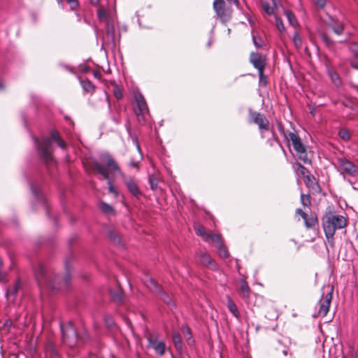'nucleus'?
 <instances>
[{
  "label": "nucleus",
  "mask_w": 358,
  "mask_h": 358,
  "mask_svg": "<svg viewBox=\"0 0 358 358\" xmlns=\"http://www.w3.org/2000/svg\"><path fill=\"white\" fill-rule=\"evenodd\" d=\"M35 277L39 286H47L54 290H60L67 287L71 280L69 273L64 279L57 275H50L42 265H39L35 271Z\"/></svg>",
  "instance_id": "nucleus-1"
},
{
  "label": "nucleus",
  "mask_w": 358,
  "mask_h": 358,
  "mask_svg": "<svg viewBox=\"0 0 358 358\" xmlns=\"http://www.w3.org/2000/svg\"><path fill=\"white\" fill-rule=\"evenodd\" d=\"M347 224V220L341 215L331 213H326L322 218V227L329 245L334 246V234L337 229L344 228Z\"/></svg>",
  "instance_id": "nucleus-2"
},
{
  "label": "nucleus",
  "mask_w": 358,
  "mask_h": 358,
  "mask_svg": "<svg viewBox=\"0 0 358 358\" xmlns=\"http://www.w3.org/2000/svg\"><path fill=\"white\" fill-rule=\"evenodd\" d=\"M35 145L37 146V150L40 157L45 162V163H50L53 161L52 155V141H55L62 149L66 148L65 142L60 138L59 134L54 131L51 134V138H44L42 141H39L36 138H33Z\"/></svg>",
  "instance_id": "nucleus-3"
},
{
  "label": "nucleus",
  "mask_w": 358,
  "mask_h": 358,
  "mask_svg": "<svg viewBox=\"0 0 358 358\" xmlns=\"http://www.w3.org/2000/svg\"><path fill=\"white\" fill-rule=\"evenodd\" d=\"M92 167L94 171L99 173V169L103 170L108 176L110 173H118L121 175L122 171L115 159L107 152L101 153L98 160L92 162Z\"/></svg>",
  "instance_id": "nucleus-4"
},
{
  "label": "nucleus",
  "mask_w": 358,
  "mask_h": 358,
  "mask_svg": "<svg viewBox=\"0 0 358 358\" xmlns=\"http://www.w3.org/2000/svg\"><path fill=\"white\" fill-rule=\"evenodd\" d=\"M289 138L292 143L295 152L298 155L299 159L301 160L304 164H310L311 161L308 156L306 148L302 143L301 139L299 135L294 132H289Z\"/></svg>",
  "instance_id": "nucleus-5"
},
{
  "label": "nucleus",
  "mask_w": 358,
  "mask_h": 358,
  "mask_svg": "<svg viewBox=\"0 0 358 358\" xmlns=\"http://www.w3.org/2000/svg\"><path fill=\"white\" fill-rule=\"evenodd\" d=\"M338 165L343 173L350 176H356L358 174V168L352 162L345 158H338Z\"/></svg>",
  "instance_id": "nucleus-6"
},
{
  "label": "nucleus",
  "mask_w": 358,
  "mask_h": 358,
  "mask_svg": "<svg viewBox=\"0 0 358 358\" xmlns=\"http://www.w3.org/2000/svg\"><path fill=\"white\" fill-rule=\"evenodd\" d=\"M213 8L222 22H226L231 18V13L225 9L224 0H214Z\"/></svg>",
  "instance_id": "nucleus-7"
},
{
  "label": "nucleus",
  "mask_w": 358,
  "mask_h": 358,
  "mask_svg": "<svg viewBox=\"0 0 358 358\" xmlns=\"http://www.w3.org/2000/svg\"><path fill=\"white\" fill-rule=\"evenodd\" d=\"M148 346L152 348L155 352L159 356H163L166 350V345L164 341H159L157 337L150 336L148 338Z\"/></svg>",
  "instance_id": "nucleus-8"
},
{
  "label": "nucleus",
  "mask_w": 358,
  "mask_h": 358,
  "mask_svg": "<svg viewBox=\"0 0 358 358\" xmlns=\"http://www.w3.org/2000/svg\"><path fill=\"white\" fill-rule=\"evenodd\" d=\"M120 176L129 192L136 197L139 196L141 193L134 179L131 177H126L123 173H121Z\"/></svg>",
  "instance_id": "nucleus-9"
},
{
  "label": "nucleus",
  "mask_w": 358,
  "mask_h": 358,
  "mask_svg": "<svg viewBox=\"0 0 358 358\" xmlns=\"http://www.w3.org/2000/svg\"><path fill=\"white\" fill-rule=\"evenodd\" d=\"M136 101L138 108L136 113L138 120L141 121V116L143 117L145 113H148V106L144 97L141 94L136 96Z\"/></svg>",
  "instance_id": "nucleus-10"
},
{
  "label": "nucleus",
  "mask_w": 358,
  "mask_h": 358,
  "mask_svg": "<svg viewBox=\"0 0 358 358\" xmlns=\"http://www.w3.org/2000/svg\"><path fill=\"white\" fill-rule=\"evenodd\" d=\"M333 288L326 294L323 301H320L318 315L324 317L329 312L331 301L332 299Z\"/></svg>",
  "instance_id": "nucleus-11"
},
{
  "label": "nucleus",
  "mask_w": 358,
  "mask_h": 358,
  "mask_svg": "<svg viewBox=\"0 0 358 358\" xmlns=\"http://www.w3.org/2000/svg\"><path fill=\"white\" fill-rule=\"evenodd\" d=\"M250 61L258 71L264 70L266 66L265 56L258 53L252 52L250 54Z\"/></svg>",
  "instance_id": "nucleus-12"
},
{
  "label": "nucleus",
  "mask_w": 358,
  "mask_h": 358,
  "mask_svg": "<svg viewBox=\"0 0 358 358\" xmlns=\"http://www.w3.org/2000/svg\"><path fill=\"white\" fill-rule=\"evenodd\" d=\"M252 117L259 129L266 131L269 129V122L263 114L255 112L252 114Z\"/></svg>",
  "instance_id": "nucleus-13"
},
{
  "label": "nucleus",
  "mask_w": 358,
  "mask_h": 358,
  "mask_svg": "<svg viewBox=\"0 0 358 358\" xmlns=\"http://www.w3.org/2000/svg\"><path fill=\"white\" fill-rule=\"evenodd\" d=\"M201 263L208 268L216 271L218 269L217 263L211 258V257L206 252H200L199 255Z\"/></svg>",
  "instance_id": "nucleus-14"
},
{
  "label": "nucleus",
  "mask_w": 358,
  "mask_h": 358,
  "mask_svg": "<svg viewBox=\"0 0 358 358\" xmlns=\"http://www.w3.org/2000/svg\"><path fill=\"white\" fill-rule=\"evenodd\" d=\"M22 282L19 279H17L15 281V284L11 287H10L6 292V295L8 300L13 301L18 292L22 289Z\"/></svg>",
  "instance_id": "nucleus-15"
},
{
  "label": "nucleus",
  "mask_w": 358,
  "mask_h": 358,
  "mask_svg": "<svg viewBox=\"0 0 358 358\" xmlns=\"http://www.w3.org/2000/svg\"><path fill=\"white\" fill-rule=\"evenodd\" d=\"M62 337L63 340L64 341H67V340L71 337L73 340V344L75 343V341L77 340V333L76 331V329H74L72 324H69L68 327H66V329L64 330V328L62 327Z\"/></svg>",
  "instance_id": "nucleus-16"
},
{
  "label": "nucleus",
  "mask_w": 358,
  "mask_h": 358,
  "mask_svg": "<svg viewBox=\"0 0 358 358\" xmlns=\"http://www.w3.org/2000/svg\"><path fill=\"white\" fill-rule=\"evenodd\" d=\"M99 174L101 175L107 180L109 192L113 194L114 196L117 198L119 196V192L114 186L110 176H108L107 173L101 169H99Z\"/></svg>",
  "instance_id": "nucleus-17"
},
{
  "label": "nucleus",
  "mask_w": 358,
  "mask_h": 358,
  "mask_svg": "<svg viewBox=\"0 0 358 358\" xmlns=\"http://www.w3.org/2000/svg\"><path fill=\"white\" fill-rule=\"evenodd\" d=\"M328 25L336 34L339 36L343 33L344 27L342 22L331 19Z\"/></svg>",
  "instance_id": "nucleus-18"
},
{
  "label": "nucleus",
  "mask_w": 358,
  "mask_h": 358,
  "mask_svg": "<svg viewBox=\"0 0 358 358\" xmlns=\"http://www.w3.org/2000/svg\"><path fill=\"white\" fill-rule=\"evenodd\" d=\"M304 182L307 187H308L309 189H311L315 191H317V189H320L319 185L316 181L315 178L311 174L305 178Z\"/></svg>",
  "instance_id": "nucleus-19"
},
{
  "label": "nucleus",
  "mask_w": 358,
  "mask_h": 358,
  "mask_svg": "<svg viewBox=\"0 0 358 358\" xmlns=\"http://www.w3.org/2000/svg\"><path fill=\"white\" fill-rule=\"evenodd\" d=\"M172 340L173 342V344L175 345V348L177 351L182 352V339L180 337V335L177 331H173L172 334Z\"/></svg>",
  "instance_id": "nucleus-20"
},
{
  "label": "nucleus",
  "mask_w": 358,
  "mask_h": 358,
  "mask_svg": "<svg viewBox=\"0 0 358 358\" xmlns=\"http://www.w3.org/2000/svg\"><path fill=\"white\" fill-rule=\"evenodd\" d=\"M181 330L182 331V334L184 335V337L185 338L188 345H192L194 343V340L192 339V335L190 329L187 325H182L181 327Z\"/></svg>",
  "instance_id": "nucleus-21"
},
{
  "label": "nucleus",
  "mask_w": 358,
  "mask_h": 358,
  "mask_svg": "<svg viewBox=\"0 0 358 358\" xmlns=\"http://www.w3.org/2000/svg\"><path fill=\"white\" fill-rule=\"evenodd\" d=\"M284 13L289 22V23L293 27H296L299 26L297 19L292 11L290 10H285Z\"/></svg>",
  "instance_id": "nucleus-22"
},
{
  "label": "nucleus",
  "mask_w": 358,
  "mask_h": 358,
  "mask_svg": "<svg viewBox=\"0 0 358 358\" xmlns=\"http://www.w3.org/2000/svg\"><path fill=\"white\" fill-rule=\"evenodd\" d=\"M227 308L235 317H239V313L237 306L229 296H227Z\"/></svg>",
  "instance_id": "nucleus-23"
},
{
  "label": "nucleus",
  "mask_w": 358,
  "mask_h": 358,
  "mask_svg": "<svg viewBox=\"0 0 358 358\" xmlns=\"http://www.w3.org/2000/svg\"><path fill=\"white\" fill-rule=\"evenodd\" d=\"M262 7L263 11L268 15H275L274 13V6H271L268 1H262Z\"/></svg>",
  "instance_id": "nucleus-24"
},
{
  "label": "nucleus",
  "mask_w": 358,
  "mask_h": 358,
  "mask_svg": "<svg viewBox=\"0 0 358 358\" xmlns=\"http://www.w3.org/2000/svg\"><path fill=\"white\" fill-rule=\"evenodd\" d=\"M293 168L296 171H299L304 178L310 174V171L306 167H304L303 165H301L300 163H298V162L294 163L293 164Z\"/></svg>",
  "instance_id": "nucleus-25"
},
{
  "label": "nucleus",
  "mask_w": 358,
  "mask_h": 358,
  "mask_svg": "<svg viewBox=\"0 0 358 358\" xmlns=\"http://www.w3.org/2000/svg\"><path fill=\"white\" fill-rule=\"evenodd\" d=\"M145 285L151 290L155 292H159L160 289L158 287L157 282L154 278H150L145 282Z\"/></svg>",
  "instance_id": "nucleus-26"
},
{
  "label": "nucleus",
  "mask_w": 358,
  "mask_h": 358,
  "mask_svg": "<svg viewBox=\"0 0 358 358\" xmlns=\"http://www.w3.org/2000/svg\"><path fill=\"white\" fill-rule=\"evenodd\" d=\"M80 84L82 85L84 91L87 92H92L94 90V86L91 81L89 80H83L80 81Z\"/></svg>",
  "instance_id": "nucleus-27"
},
{
  "label": "nucleus",
  "mask_w": 358,
  "mask_h": 358,
  "mask_svg": "<svg viewBox=\"0 0 358 358\" xmlns=\"http://www.w3.org/2000/svg\"><path fill=\"white\" fill-rule=\"evenodd\" d=\"M241 291L242 293V296L244 298H247L249 296L250 293V287L245 280H242L241 281Z\"/></svg>",
  "instance_id": "nucleus-28"
},
{
  "label": "nucleus",
  "mask_w": 358,
  "mask_h": 358,
  "mask_svg": "<svg viewBox=\"0 0 358 358\" xmlns=\"http://www.w3.org/2000/svg\"><path fill=\"white\" fill-rule=\"evenodd\" d=\"M106 34L108 37H110L112 40H114L115 37V27L113 23L108 21L106 26Z\"/></svg>",
  "instance_id": "nucleus-29"
},
{
  "label": "nucleus",
  "mask_w": 358,
  "mask_h": 358,
  "mask_svg": "<svg viewBox=\"0 0 358 358\" xmlns=\"http://www.w3.org/2000/svg\"><path fill=\"white\" fill-rule=\"evenodd\" d=\"M218 248V254L222 258H227L229 255V252L226 246L222 243H220V245L217 247Z\"/></svg>",
  "instance_id": "nucleus-30"
},
{
  "label": "nucleus",
  "mask_w": 358,
  "mask_h": 358,
  "mask_svg": "<svg viewBox=\"0 0 358 358\" xmlns=\"http://www.w3.org/2000/svg\"><path fill=\"white\" fill-rule=\"evenodd\" d=\"M328 75L330 77L331 81L336 85H339L341 84V80L339 79L338 75L336 72L333 70H328Z\"/></svg>",
  "instance_id": "nucleus-31"
},
{
  "label": "nucleus",
  "mask_w": 358,
  "mask_h": 358,
  "mask_svg": "<svg viewBox=\"0 0 358 358\" xmlns=\"http://www.w3.org/2000/svg\"><path fill=\"white\" fill-rule=\"evenodd\" d=\"M196 233L198 236H201L204 241H208V238L210 236H208V234L206 232L205 228L203 226L197 227L196 228Z\"/></svg>",
  "instance_id": "nucleus-32"
},
{
  "label": "nucleus",
  "mask_w": 358,
  "mask_h": 358,
  "mask_svg": "<svg viewBox=\"0 0 358 358\" xmlns=\"http://www.w3.org/2000/svg\"><path fill=\"white\" fill-rule=\"evenodd\" d=\"M274 18H275V22L274 23H275V25L277 29L280 32H284L285 30V26H284V24H283V22H282V19L278 17L276 15H275Z\"/></svg>",
  "instance_id": "nucleus-33"
},
{
  "label": "nucleus",
  "mask_w": 358,
  "mask_h": 358,
  "mask_svg": "<svg viewBox=\"0 0 358 358\" xmlns=\"http://www.w3.org/2000/svg\"><path fill=\"white\" fill-rule=\"evenodd\" d=\"M293 43L297 49L302 47V39L297 32H294L293 35Z\"/></svg>",
  "instance_id": "nucleus-34"
},
{
  "label": "nucleus",
  "mask_w": 358,
  "mask_h": 358,
  "mask_svg": "<svg viewBox=\"0 0 358 358\" xmlns=\"http://www.w3.org/2000/svg\"><path fill=\"white\" fill-rule=\"evenodd\" d=\"M209 238L208 241H211L217 244V247L220 245V243H222L220 236L215 234H208Z\"/></svg>",
  "instance_id": "nucleus-35"
},
{
  "label": "nucleus",
  "mask_w": 358,
  "mask_h": 358,
  "mask_svg": "<svg viewBox=\"0 0 358 358\" xmlns=\"http://www.w3.org/2000/svg\"><path fill=\"white\" fill-rule=\"evenodd\" d=\"M99 207L101 209V210L105 213H110L113 212V208H112V206L106 202H101L99 204Z\"/></svg>",
  "instance_id": "nucleus-36"
},
{
  "label": "nucleus",
  "mask_w": 358,
  "mask_h": 358,
  "mask_svg": "<svg viewBox=\"0 0 358 358\" xmlns=\"http://www.w3.org/2000/svg\"><path fill=\"white\" fill-rule=\"evenodd\" d=\"M304 220L305 225L307 228H311L315 226V223L317 222V219L314 217H306V218H303Z\"/></svg>",
  "instance_id": "nucleus-37"
},
{
  "label": "nucleus",
  "mask_w": 358,
  "mask_h": 358,
  "mask_svg": "<svg viewBox=\"0 0 358 358\" xmlns=\"http://www.w3.org/2000/svg\"><path fill=\"white\" fill-rule=\"evenodd\" d=\"M259 85L266 86L268 83L267 76L264 74V70L258 71Z\"/></svg>",
  "instance_id": "nucleus-38"
},
{
  "label": "nucleus",
  "mask_w": 358,
  "mask_h": 358,
  "mask_svg": "<svg viewBox=\"0 0 358 358\" xmlns=\"http://www.w3.org/2000/svg\"><path fill=\"white\" fill-rule=\"evenodd\" d=\"M338 136L341 139L345 141H348L350 138L349 131L345 129H340L338 131Z\"/></svg>",
  "instance_id": "nucleus-39"
},
{
  "label": "nucleus",
  "mask_w": 358,
  "mask_h": 358,
  "mask_svg": "<svg viewBox=\"0 0 358 358\" xmlns=\"http://www.w3.org/2000/svg\"><path fill=\"white\" fill-rule=\"evenodd\" d=\"M149 182L152 189L155 190L157 188L158 180L154 175L149 176Z\"/></svg>",
  "instance_id": "nucleus-40"
},
{
  "label": "nucleus",
  "mask_w": 358,
  "mask_h": 358,
  "mask_svg": "<svg viewBox=\"0 0 358 358\" xmlns=\"http://www.w3.org/2000/svg\"><path fill=\"white\" fill-rule=\"evenodd\" d=\"M252 41L256 48H260L263 46V41L259 36L252 35Z\"/></svg>",
  "instance_id": "nucleus-41"
},
{
  "label": "nucleus",
  "mask_w": 358,
  "mask_h": 358,
  "mask_svg": "<svg viewBox=\"0 0 358 358\" xmlns=\"http://www.w3.org/2000/svg\"><path fill=\"white\" fill-rule=\"evenodd\" d=\"M301 203L303 206H307L310 204V196L308 194H301Z\"/></svg>",
  "instance_id": "nucleus-42"
},
{
  "label": "nucleus",
  "mask_w": 358,
  "mask_h": 358,
  "mask_svg": "<svg viewBox=\"0 0 358 358\" xmlns=\"http://www.w3.org/2000/svg\"><path fill=\"white\" fill-rule=\"evenodd\" d=\"M97 16L99 20H102L106 17V8L101 7L97 10Z\"/></svg>",
  "instance_id": "nucleus-43"
},
{
  "label": "nucleus",
  "mask_w": 358,
  "mask_h": 358,
  "mask_svg": "<svg viewBox=\"0 0 358 358\" xmlns=\"http://www.w3.org/2000/svg\"><path fill=\"white\" fill-rule=\"evenodd\" d=\"M158 292L160 293L161 298L165 303L172 305V301L169 296H168L165 292H161V290Z\"/></svg>",
  "instance_id": "nucleus-44"
},
{
  "label": "nucleus",
  "mask_w": 358,
  "mask_h": 358,
  "mask_svg": "<svg viewBox=\"0 0 358 358\" xmlns=\"http://www.w3.org/2000/svg\"><path fill=\"white\" fill-rule=\"evenodd\" d=\"M113 94L116 99H121L122 98V93L121 90L119 88L117 85H115L113 89Z\"/></svg>",
  "instance_id": "nucleus-45"
},
{
  "label": "nucleus",
  "mask_w": 358,
  "mask_h": 358,
  "mask_svg": "<svg viewBox=\"0 0 358 358\" xmlns=\"http://www.w3.org/2000/svg\"><path fill=\"white\" fill-rule=\"evenodd\" d=\"M104 321L108 327H112L115 324L113 319L110 315H106L104 317Z\"/></svg>",
  "instance_id": "nucleus-46"
},
{
  "label": "nucleus",
  "mask_w": 358,
  "mask_h": 358,
  "mask_svg": "<svg viewBox=\"0 0 358 358\" xmlns=\"http://www.w3.org/2000/svg\"><path fill=\"white\" fill-rule=\"evenodd\" d=\"M67 3L70 5V8L73 10L78 6V0H66Z\"/></svg>",
  "instance_id": "nucleus-47"
},
{
  "label": "nucleus",
  "mask_w": 358,
  "mask_h": 358,
  "mask_svg": "<svg viewBox=\"0 0 358 358\" xmlns=\"http://www.w3.org/2000/svg\"><path fill=\"white\" fill-rule=\"evenodd\" d=\"M320 37L322 38V39L323 40V41L327 45H330L331 43H332V41L329 38V37L327 36V35L324 33H321L320 34Z\"/></svg>",
  "instance_id": "nucleus-48"
},
{
  "label": "nucleus",
  "mask_w": 358,
  "mask_h": 358,
  "mask_svg": "<svg viewBox=\"0 0 358 358\" xmlns=\"http://www.w3.org/2000/svg\"><path fill=\"white\" fill-rule=\"evenodd\" d=\"M350 49L351 51L355 52V56L358 55V43H352L350 46Z\"/></svg>",
  "instance_id": "nucleus-49"
},
{
  "label": "nucleus",
  "mask_w": 358,
  "mask_h": 358,
  "mask_svg": "<svg viewBox=\"0 0 358 358\" xmlns=\"http://www.w3.org/2000/svg\"><path fill=\"white\" fill-rule=\"evenodd\" d=\"M296 213L297 215H301L302 217V218H306V217H307V214L300 208L296 209Z\"/></svg>",
  "instance_id": "nucleus-50"
},
{
  "label": "nucleus",
  "mask_w": 358,
  "mask_h": 358,
  "mask_svg": "<svg viewBox=\"0 0 358 358\" xmlns=\"http://www.w3.org/2000/svg\"><path fill=\"white\" fill-rule=\"evenodd\" d=\"M326 0H317V5L320 7L323 8L325 6Z\"/></svg>",
  "instance_id": "nucleus-51"
},
{
  "label": "nucleus",
  "mask_w": 358,
  "mask_h": 358,
  "mask_svg": "<svg viewBox=\"0 0 358 358\" xmlns=\"http://www.w3.org/2000/svg\"><path fill=\"white\" fill-rule=\"evenodd\" d=\"M130 166L131 167H137L138 166V164L136 162H131L130 164H129Z\"/></svg>",
  "instance_id": "nucleus-52"
},
{
  "label": "nucleus",
  "mask_w": 358,
  "mask_h": 358,
  "mask_svg": "<svg viewBox=\"0 0 358 358\" xmlns=\"http://www.w3.org/2000/svg\"><path fill=\"white\" fill-rule=\"evenodd\" d=\"M90 1L92 4H94V5H97L99 2V0H90Z\"/></svg>",
  "instance_id": "nucleus-53"
},
{
  "label": "nucleus",
  "mask_w": 358,
  "mask_h": 358,
  "mask_svg": "<svg viewBox=\"0 0 358 358\" xmlns=\"http://www.w3.org/2000/svg\"><path fill=\"white\" fill-rule=\"evenodd\" d=\"M113 297L114 299H115L118 301H120L122 300V297L120 296H113Z\"/></svg>",
  "instance_id": "nucleus-54"
},
{
  "label": "nucleus",
  "mask_w": 358,
  "mask_h": 358,
  "mask_svg": "<svg viewBox=\"0 0 358 358\" xmlns=\"http://www.w3.org/2000/svg\"><path fill=\"white\" fill-rule=\"evenodd\" d=\"M229 3H232L234 2V3H236L237 6L238 4V0H227Z\"/></svg>",
  "instance_id": "nucleus-55"
},
{
  "label": "nucleus",
  "mask_w": 358,
  "mask_h": 358,
  "mask_svg": "<svg viewBox=\"0 0 358 358\" xmlns=\"http://www.w3.org/2000/svg\"><path fill=\"white\" fill-rule=\"evenodd\" d=\"M4 87V85H3V83L0 80V90H3Z\"/></svg>",
  "instance_id": "nucleus-56"
},
{
  "label": "nucleus",
  "mask_w": 358,
  "mask_h": 358,
  "mask_svg": "<svg viewBox=\"0 0 358 358\" xmlns=\"http://www.w3.org/2000/svg\"><path fill=\"white\" fill-rule=\"evenodd\" d=\"M31 191H32V193L34 194V195L36 197H37V196H38V195H37V194H36V191H35L32 187H31Z\"/></svg>",
  "instance_id": "nucleus-57"
},
{
  "label": "nucleus",
  "mask_w": 358,
  "mask_h": 358,
  "mask_svg": "<svg viewBox=\"0 0 358 358\" xmlns=\"http://www.w3.org/2000/svg\"><path fill=\"white\" fill-rule=\"evenodd\" d=\"M59 4H62L63 0H57Z\"/></svg>",
  "instance_id": "nucleus-58"
},
{
  "label": "nucleus",
  "mask_w": 358,
  "mask_h": 358,
  "mask_svg": "<svg viewBox=\"0 0 358 358\" xmlns=\"http://www.w3.org/2000/svg\"><path fill=\"white\" fill-rule=\"evenodd\" d=\"M210 44H211V42H210V41H209V42L208 43V46H210Z\"/></svg>",
  "instance_id": "nucleus-59"
},
{
  "label": "nucleus",
  "mask_w": 358,
  "mask_h": 358,
  "mask_svg": "<svg viewBox=\"0 0 358 358\" xmlns=\"http://www.w3.org/2000/svg\"><path fill=\"white\" fill-rule=\"evenodd\" d=\"M137 148L138 150H140V146L138 144H137Z\"/></svg>",
  "instance_id": "nucleus-60"
},
{
  "label": "nucleus",
  "mask_w": 358,
  "mask_h": 358,
  "mask_svg": "<svg viewBox=\"0 0 358 358\" xmlns=\"http://www.w3.org/2000/svg\"><path fill=\"white\" fill-rule=\"evenodd\" d=\"M283 353H284V355H287V352H286V351H285V350L283 351Z\"/></svg>",
  "instance_id": "nucleus-61"
},
{
  "label": "nucleus",
  "mask_w": 358,
  "mask_h": 358,
  "mask_svg": "<svg viewBox=\"0 0 358 358\" xmlns=\"http://www.w3.org/2000/svg\"><path fill=\"white\" fill-rule=\"evenodd\" d=\"M230 31H231V30H230V29H228L227 32H229H229H230Z\"/></svg>",
  "instance_id": "nucleus-62"
},
{
  "label": "nucleus",
  "mask_w": 358,
  "mask_h": 358,
  "mask_svg": "<svg viewBox=\"0 0 358 358\" xmlns=\"http://www.w3.org/2000/svg\"><path fill=\"white\" fill-rule=\"evenodd\" d=\"M342 358H345V357H342Z\"/></svg>",
  "instance_id": "nucleus-63"
}]
</instances>
